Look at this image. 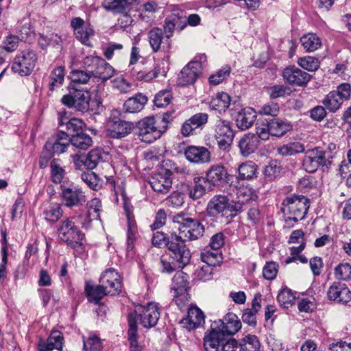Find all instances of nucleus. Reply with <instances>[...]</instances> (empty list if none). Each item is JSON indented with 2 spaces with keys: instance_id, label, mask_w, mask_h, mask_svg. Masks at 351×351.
I'll return each mask as SVG.
<instances>
[{
  "instance_id": "f257e3e1",
  "label": "nucleus",
  "mask_w": 351,
  "mask_h": 351,
  "mask_svg": "<svg viewBox=\"0 0 351 351\" xmlns=\"http://www.w3.org/2000/svg\"><path fill=\"white\" fill-rule=\"evenodd\" d=\"M167 248L169 254H164L160 258L162 271L170 274L177 269H183L191 259L190 250L186 244L180 241V237L173 234L167 241Z\"/></svg>"
},
{
  "instance_id": "f03ea898",
  "label": "nucleus",
  "mask_w": 351,
  "mask_h": 351,
  "mask_svg": "<svg viewBox=\"0 0 351 351\" xmlns=\"http://www.w3.org/2000/svg\"><path fill=\"white\" fill-rule=\"evenodd\" d=\"M309 207L310 201L306 196L293 194L286 197L281 207V211L287 216L286 225L291 228L293 226L292 222L304 219Z\"/></svg>"
},
{
  "instance_id": "7ed1b4c3",
  "label": "nucleus",
  "mask_w": 351,
  "mask_h": 351,
  "mask_svg": "<svg viewBox=\"0 0 351 351\" xmlns=\"http://www.w3.org/2000/svg\"><path fill=\"white\" fill-rule=\"evenodd\" d=\"M171 114L165 113L160 123L153 117H147L139 121L136 125L137 135L145 143H151L159 138L166 131Z\"/></svg>"
},
{
  "instance_id": "20e7f679",
  "label": "nucleus",
  "mask_w": 351,
  "mask_h": 351,
  "mask_svg": "<svg viewBox=\"0 0 351 351\" xmlns=\"http://www.w3.org/2000/svg\"><path fill=\"white\" fill-rule=\"evenodd\" d=\"M173 221L179 225V234L176 233V236L180 237L184 244H186V240L196 241L204 236V226L199 220L191 217L189 214L179 213L173 217Z\"/></svg>"
},
{
  "instance_id": "39448f33",
  "label": "nucleus",
  "mask_w": 351,
  "mask_h": 351,
  "mask_svg": "<svg viewBox=\"0 0 351 351\" xmlns=\"http://www.w3.org/2000/svg\"><path fill=\"white\" fill-rule=\"evenodd\" d=\"M57 234L62 241L73 248L80 247L84 238V234L69 218L60 222Z\"/></svg>"
},
{
  "instance_id": "423d86ee",
  "label": "nucleus",
  "mask_w": 351,
  "mask_h": 351,
  "mask_svg": "<svg viewBox=\"0 0 351 351\" xmlns=\"http://www.w3.org/2000/svg\"><path fill=\"white\" fill-rule=\"evenodd\" d=\"M83 63L91 75L101 82H106L114 74V68L103 58L89 56L84 58Z\"/></svg>"
},
{
  "instance_id": "0eeeda50",
  "label": "nucleus",
  "mask_w": 351,
  "mask_h": 351,
  "mask_svg": "<svg viewBox=\"0 0 351 351\" xmlns=\"http://www.w3.org/2000/svg\"><path fill=\"white\" fill-rule=\"evenodd\" d=\"M60 197L63 204L69 208L84 205L87 200L85 192L73 183L60 185Z\"/></svg>"
},
{
  "instance_id": "6e6552de",
  "label": "nucleus",
  "mask_w": 351,
  "mask_h": 351,
  "mask_svg": "<svg viewBox=\"0 0 351 351\" xmlns=\"http://www.w3.org/2000/svg\"><path fill=\"white\" fill-rule=\"evenodd\" d=\"M332 158L330 151H324L317 148L308 149L306 152L303 159V166L306 171L313 173L319 167H328Z\"/></svg>"
},
{
  "instance_id": "1a4fd4ad",
  "label": "nucleus",
  "mask_w": 351,
  "mask_h": 351,
  "mask_svg": "<svg viewBox=\"0 0 351 351\" xmlns=\"http://www.w3.org/2000/svg\"><path fill=\"white\" fill-rule=\"evenodd\" d=\"M37 61L36 52L31 49L21 51L14 59L12 69L21 76L29 75L34 70Z\"/></svg>"
},
{
  "instance_id": "9d476101",
  "label": "nucleus",
  "mask_w": 351,
  "mask_h": 351,
  "mask_svg": "<svg viewBox=\"0 0 351 351\" xmlns=\"http://www.w3.org/2000/svg\"><path fill=\"white\" fill-rule=\"evenodd\" d=\"M90 99L89 91L73 88L69 94L62 97L61 101L69 108H73L77 111L84 112L89 109Z\"/></svg>"
},
{
  "instance_id": "9b49d317",
  "label": "nucleus",
  "mask_w": 351,
  "mask_h": 351,
  "mask_svg": "<svg viewBox=\"0 0 351 351\" xmlns=\"http://www.w3.org/2000/svg\"><path fill=\"white\" fill-rule=\"evenodd\" d=\"M120 112L113 110L108 122V134L113 138H121L128 135L134 128L132 122L122 120Z\"/></svg>"
},
{
  "instance_id": "f8f14e48",
  "label": "nucleus",
  "mask_w": 351,
  "mask_h": 351,
  "mask_svg": "<svg viewBox=\"0 0 351 351\" xmlns=\"http://www.w3.org/2000/svg\"><path fill=\"white\" fill-rule=\"evenodd\" d=\"M138 317L140 324L144 328H152L156 325L159 317L160 312L158 304L155 302H149L146 306H140L132 313Z\"/></svg>"
},
{
  "instance_id": "ddd939ff",
  "label": "nucleus",
  "mask_w": 351,
  "mask_h": 351,
  "mask_svg": "<svg viewBox=\"0 0 351 351\" xmlns=\"http://www.w3.org/2000/svg\"><path fill=\"white\" fill-rule=\"evenodd\" d=\"M234 136L231 123L226 120L218 119L215 124V138L219 149L226 150L230 147Z\"/></svg>"
},
{
  "instance_id": "4468645a",
  "label": "nucleus",
  "mask_w": 351,
  "mask_h": 351,
  "mask_svg": "<svg viewBox=\"0 0 351 351\" xmlns=\"http://www.w3.org/2000/svg\"><path fill=\"white\" fill-rule=\"evenodd\" d=\"M230 337L222 332L217 326L211 325L210 330L204 337V347L206 351H223Z\"/></svg>"
},
{
  "instance_id": "2eb2a0df",
  "label": "nucleus",
  "mask_w": 351,
  "mask_h": 351,
  "mask_svg": "<svg viewBox=\"0 0 351 351\" xmlns=\"http://www.w3.org/2000/svg\"><path fill=\"white\" fill-rule=\"evenodd\" d=\"M189 276L182 271H178L173 278L171 293L176 303L179 304L187 300V290L189 288Z\"/></svg>"
},
{
  "instance_id": "dca6fc26",
  "label": "nucleus",
  "mask_w": 351,
  "mask_h": 351,
  "mask_svg": "<svg viewBox=\"0 0 351 351\" xmlns=\"http://www.w3.org/2000/svg\"><path fill=\"white\" fill-rule=\"evenodd\" d=\"M172 173L167 169H161L154 173L149 180L152 189L162 194L167 193L172 187Z\"/></svg>"
},
{
  "instance_id": "f3484780",
  "label": "nucleus",
  "mask_w": 351,
  "mask_h": 351,
  "mask_svg": "<svg viewBox=\"0 0 351 351\" xmlns=\"http://www.w3.org/2000/svg\"><path fill=\"white\" fill-rule=\"evenodd\" d=\"M282 77L290 85L302 87L306 86L312 76L295 66H291L284 69Z\"/></svg>"
},
{
  "instance_id": "a211bd4d",
  "label": "nucleus",
  "mask_w": 351,
  "mask_h": 351,
  "mask_svg": "<svg viewBox=\"0 0 351 351\" xmlns=\"http://www.w3.org/2000/svg\"><path fill=\"white\" fill-rule=\"evenodd\" d=\"M230 208L229 199L223 195H214L208 202L206 213L209 217H223Z\"/></svg>"
},
{
  "instance_id": "6ab92c4d",
  "label": "nucleus",
  "mask_w": 351,
  "mask_h": 351,
  "mask_svg": "<svg viewBox=\"0 0 351 351\" xmlns=\"http://www.w3.org/2000/svg\"><path fill=\"white\" fill-rule=\"evenodd\" d=\"M202 69V66L199 61L190 62L180 71L178 78V85L185 86L193 84L201 74Z\"/></svg>"
},
{
  "instance_id": "aec40b11",
  "label": "nucleus",
  "mask_w": 351,
  "mask_h": 351,
  "mask_svg": "<svg viewBox=\"0 0 351 351\" xmlns=\"http://www.w3.org/2000/svg\"><path fill=\"white\" fill-rule=\"evenodd\" d=\"M99 283L108 289L110 295L119 294L121 291L120 276L114 269H108L104 271L99 278Z\"/></svg>"
},
{
  "instance_id": "412c9836",
  "label": "nucleus",
  "mask_w": 351,
  "mask_h": 351,
  "mask_svg": "<svg viewBox=\"0 0 351 351\" xmlns=\"http://www.w3.org/2000/svg\"><path fill=\"white\" fill-rule=\"evenodd\" d=\"M213 324L217 326L219 329L228 337L234 335L241 328L240 319L232 313H228L223 319L215 321Z\"/></svg>"
},
{
  "instance_id": "4be33fe9",
  "label": "nucleus",
  "mask_w": 351,
  "mask_h": 351,
  "mask_svg": "<svg viewBox=\"0 0 351 351\" xmlns=\"http://www.w3.org/2000/svg\"><path fill=\"white\" fill-rule=\"evenodd\" d=\"M70 144L71 137L67 133L60 131L45 143V147L53 154H60L64 153Z\"/></svg>"
},
{
  "instance_id": "5701e85b",
  "label": "nucleus",
  "mask_w": 351,
  "mask_h": 351,
  "mask_svg": "<svg viewBox=\"0 0 351 351\" xmlns=\"http://www.w3.org/2000/svg\"><path fill=\"white\" fill-rule=\"evenodd\" d=\"M187 160L195 164H204L210 161V152L203 146H189L184 150Z\"/></svg>"
},
{
  "instance_id": "b1692460",
  "label": "nucleus",
  "mask_w": 351,
  "mask_h": 351,
  "mask_svg": "<svg viewBox=\"0 0 351 351\" xmlns=\"http://www.w3.org/2000/svg\"><path fill=\"white\" fill-rule=\"evenodd\" d=\"M328 298L337 303H348L351 300V291L344 283L335 282L327 291Z\"/></svg>"
},
{
  "instance_id": "393cba45",
  "label": "nucleus",
  "mask_w": 351,
  "mask_h": 351,
  "mask_svg": "<svg viewBox=\"0 0 351 351\" xmlns=\"http://www.w3.org/2000/svg\"><path fill=\"white\" fill-rule=\"evenodd\" d=\"M186 27V15L183 11L176 9L172 15L167 19L164 25L165 32L167 34L166 38L168 39L172 36L175 29L182 30Z\"/></svg>"
},
{
  "instance_id": "a878e982",
  "label": "nucleus",
  "mask_w": 351,
  "mask_h": 351,
  "mask_svg": "<svg viewBox=\"0 0 351 351\" xmlns=\"http://www.w3.org/2000/svg\"><path fill=\"white\" fill-rule=\"evenodd\" d=\"M148 39L154 52L168 51L171 47L169 39L164 41V32L158 27H154L148 33Z\"/></svg>"
},
{
  "instance_id": "bb28decb",
  "label": "nucleus",
  "mask_w": 351,
  "mask_h": 351,
  "mask_svg": "<svg viewBox=\"0 0 351 351\" xmlns=\"http://www.w3.org/2000/svg\"><path fill=\"white\" fill-rule=\"evenodd\" d=\"M229 174L223 165H213L206 172L205 180L213 186H222L227 182Z\"/></svg>"
},
{
  "instance_id": "cd10ccee",
  "label": "nucleus",
  "mask_w": 351,
  "mask_h": 351,
  "mask_svg": "<svg viewBox=\"0 0 351 351\" xmlns=\"http://www.w3.org/2000/svg\"><path fill=\"white\" fill-rule=\"evenodd\" d=\"M259 143L256 134L251 132L244 134L238 142L240 154L244 157L249 156L257 149Z\"/></svg>"
},
{
  "instance_id": "c85d7f7f",
  "label": "nucleus",
  "mask_w": 351,
  "mask_h": 351,
  "mask_svg": "<svg viewBox=\"0 0 351 351\" xmlns=\"http://www.w3.org/2000/svg\"><path fill=\"white\" fill-rule=\"evenodd\" d=\"M204 322V315L197 307L190 308L187 317L181 320V324L189 330L202 326Z\"/></svg>"
},
{
  "instance_id": "c756f323",
  "label": "nucleus",
  "mask_w": 351,
  "mask_h": 351,
  "mask_svg": "<svg viewBox=\"0 0 351 351\" xmlns=\"http://www.w3.org/2000/svg\"><path fill=\"white\" fill-rule=\"evenodd\" d=\"M261 295L256 293L252 302L251 308H246L242 315V320L250 326L256 325V314L261 308Z\"/></svg>"
},
{
  "instance_id": "7c9ffc66",
  "label": "nucleus",
  "mask_w": 351,
  "mask_h": 351,
  "mask_svg": "<svg viewBox=\"0 0 351 351\" xmlns=\"http://www.w3.org/2000/svg\"><path fill=\"white\" fill-rule=\"evenodd\" d=\"M63 336L61 332L52 331L47 341L40 340L38 347L39 351H51L53 349L60 350L63 345Z\"/></svg>"
},
{
  "instance_id": "2f4dec72",
  "label": "nucleus",
  "mask_w": 351,
  "mask_h": 351,
  "mask_svg": "<svg viewBox=\"0 0 351 351\" xmlns=\"http://www.w3.org/2000/svg\"><path fill=\"white\" fill-rule=\"evenodd\" d=\"M206 180L203 177H194L193 181L187 187L189 197L193 200L198 199L203 197L206 191Z\"/></svg>"
},
{
  "instance_id": "473e14b6",
  "label": "nucleus",
  "mask_w": 351,
  "mask_h": 351,
  "mask_svg": "<svg viewBox=\"0 0 351 351\" xmlns=\"http://www.w3.org/2000/svg\"><path fill=\"white\" fill-rule=\"evenodd\" d=\"M59 124L60 126L66 125L69 136L82 132L84 126V123L81 119L77 118L69 119L66 116V112L59 113Z\"/></svg>"
},
{
  "instance_id": "72a5a7b5",
  "label": "nucleus",
  "mask_w": 351,
  "mask_h": 351,
  "mask_svg": "<svg viewBox=\"0 0 351 351\" xmlns=\"http://www.w3.org/2000/svg\"><path fill=\"white\" fill-rule=\"evenodd\" d=\"M147 102V97L142 93L136 94L128 99L123 104V110L128 113H137L141 111Z\"/></svg>"
},
{
  "instance_id": "f704fd0d",
  "label": "nucleus",
  "mask_w": 351,
  "mask_h": 351,
  "mask_svg": "<svg viewBox=\"0 0 351 351\" xmlns=\"http://www.w3.org/2000/svg\"><path fill=\"white\" fill-rule=\"evenodd\" d=\"M256 118V112L252 108L241 109L236 117V123L238 128L241 130H246L250 128Z\"/></svg>"
},
{
  "instance_id": "c9c22d12",
  "label": "nucleus",
  "mask_w": 351,
  "mask_h": 351,
  "mask_svg": "<svg viewBox=\"0 0 351 351\" xmlns=\"http://www.w3.org/2000/svg\"><path fill=\"white\" fill-rule=\"evenodd\" d=\"M137 0H104L103 7L114 13H126L130 10L131 5Z\"/></svg>"
},
{
  "instance_id": "e433bc0d",
  "label": "nucleus",
  "mask_w": 351,
  "mask_h": 351,
  "mask_svg": "<svg viewBox=\"0 0 351 351\" xmlns=\"http://www.w3.org/2000/svg\"><path fill=\"white\" fill-rule=\"evenodd\" d=\"M231 102L230 96L226 93H217L215 98L210 102V107L219 113L224 112L230 106Z\"/></svg>"
},
{
  "instance_id": "4c0bfd02",
  "label": "nucleus",
  "mask_w": 351,
  "mask_h": 351,
  "mask_svg": "<svg viewBox=\"0 0 351 351\" xmlns=\"http://www.w3.org/2000/svg\"><path fill=\"white\" fill-rule=\"evenodd\" d=\"M85 291L87 294L88 301L98 304L100 300L107 295H110L106 289L101 284L99 285L90 286L86 285Z\"/></svg>"
},
{
  "instance_id": "58836bf2",
  "label": "nucleus",
  "mask_w": 351,
  "mask_h": 351,
  "mask_svg": "<svg viewBox=\"0 0 351 351\" xmlns=\"http://www.w3.org/2000/svg\"><path fill=\"white\" fill-rule=\"evenodd\" d=\"M270 133L271 136H282L292 129V125L287 121L279 119H271L269 120Z\"/></svg>"
},
{
  "instance_id": "ea45409f",
  "label": "nucleus",
  "mask_w": 351,
  "mask_h": 351,
  "mask_svg": "<svg viewBox=\"0 0 351 351\" xmlns=\"http://www.w3.org/2000/svg\"><path fill=\"white\" fill-rule=\"evenodd\" d=\"M257 165L252 161H247L241 164L238 169V178L241 180H251L256 177Z\"/></svg>"
},
{
  "instance_id": "a19ab883",
  "label": "nucleus",
  "mask_w": 351,
  "mask_h": 351,
  "mask_svg": "<svg viewBox=\"0 0 351 351\" xmlns=\"http://www.w3.org/2000/svg\"><path fill=\"white\" fill-rule=\"evenodd\" d=\"M125 210L128 219L127 251L129 252L134 248L136 225L134 217L129 209L125 208Z\"/></svg>"
},
{
  "instance_id": "79ce46f5",
  "label": "nucleus",
  "mask_w": 351,
  "mask_h": 351,
  "mask_svg": "<svg viewBox=\"0 0 351 351\" xmlns=\"http://www.w3.org/2000/svg\"><path fill=\"white\" fill-rule=\"evenodd\" d=\"M51 180L55 184H63L66 178V171L62 167L59 160L53 159L50 162Z\"/></svg>"
},
{
  "instance_id": "37998d69",
  "label": "nucleus",
  "mask_w": 351,
  "mask_h": 351,
  "mask_svg": "<svg viewBox=\"0 0 351 351\" xmlns=\"http://www.w3.org/2000/svg\"><path fill=\"white\" fill-rule=\"evenodd\" d=\"M203 262L210 267L218 265L222 261L221 253L220 250H212V248H206L201 254Z\"/></svg>"
},
{
  "instance_id": "c03bdc74",
  "label": "nucleus",
  "mask_w": 351,
  "mask_h": 351,
  "mask_svg": "<svg viewBox=\"0 0 351 351\" xmlns=\"http://www.w3.org/2000/svg\"><path fill=\"white\" fill-rule=\"evenodd\" d=\"M62 38L57 34L51 33L49 35H40L38 38V44L42 49H45L48 46H52L60 49L62 47Z\"/></svg>"
},
{
  "instance_id": "a18cd8bd",
  "label": "nucleus",
  "mask_w": 351,
  "mask_h": 351,
  "mask_svg": "<svg viewBox=\"0 0 351 351\" xmlns=\"http://www.w3.org/2000/svg\"><path fill=\"white\" fill-rule=\"evenodd\" d=\"M62 213L61 205L53 203L43 210V215L46 221L55 223L62 217Z\"/></svg>"
},
{
  "instance_id": "49530a36",
  "label": "nucleus",
  "mask_w": 351,
  "mask_h": 351,
  "mask_svg": "<svg viewBox=\"0 0 351 351\" xmlns=\"http://www.w3.org/2000/svg\"><path fill=\"white\" fill-rule=\"evenodd\" d=\"M101 208V202L98 198H93L88 202L86 206V221L89 223L93 219H98Z\"/></svg>"
},
{
  "instance_id": "de8ad7c7",
  "label": "nucleus",
  "mask_w": 351,
  "mask_h": 351,
  "mask_svg": "<svg viewBox=\"0 0 351 351\" xmlns=\"http://www.w3.org/2000/svg\"><path fill=\"white\" fill-rule=\"evenodd\" d=\"M239 351H261V343L258 337L254 335H247L239 342Z\"/></svg>"
},
{
  "instance_id": "09e8293b",
  "label": "nucleus",
  "mask_w": 351,
  "mask_h": 351,
  "mask_svg": "<svg viewBox=\"0 0 351 351\" xmlns=\"http://www.w3.org/2000/svg\"><path fill=\"white\" fill-rule=\"evenodd\" d=\"M301 43L307 52H313L321 45V40L315 34H308L300 38Z\"/></svg>"
},
{
  "instance_id": "8fccbe9b",
  "label": "nucleus",
  "mask_w": 351,
  "mask_h": 351,
  "mask_svg": "<svg viewBox=\"0 0 351 351\" xmlns=\"http://www.w3.org/2000/svg\"><path fill=\"white\" fill-rule=\"evenodd\" d=\"M65 70L64 67L60 66L51 71L49 75V90L53 91L56 88L60 87L64 80Z\"/></svg>"
},
{
  "instance_id": "3c124183",
  "label": "nucleus",
  "mask_w": 351,
  "mask_h": 351,
  "mask_svg": "<svg viewBox=\"0 0 351 351\" xmlns=\"http://www.w3.org/2000/svg\"><path fill=\"white\" fill-rule=\"evenodd\" d=\"M92 143V138L83 132L77 134H72L71 136V144L80 149H87Z\"/></svg>"
},
{
  "instance_id": "603ef678",
  "label": "nucleus",
  "mask_w": 351,
  "mask_h": 351,
  "mask_svg": "<svg viewBox=\"0 0 351 351\" xmlns=\"http://www.w3.org/2000/svg\"><path fill=\"white\" fill-rule=\"evenodd\" d=\"M343 101L337 93L331 91L324 97L322 104L329 111L335 112L340 108Z\"/></svg>"
},
{
  "instance_id": "864d4df0",
  "label": "nucleus",
  "mask_w": 351,
  "mask_h": 351,
  "mask_svg": "<svg viewBox=\"0 0 351 351\" xmlns=\"http://www.w3.org/2000/svg\"><path fill=\"white\" fill-rule=\"evenodd\" d=\"M305 147L300 142L290 143L278 148V153L282 156H293L304 152Z\"/></svg>"
},
{
  "instance_id": "5fc2aeb1",
  "label": "nucleus",
  "mask_w": 351,
  "mask_h": 351,
  "mask_svg": "<svg viewBox=\"0 0 351 351\" xmlns=\"http://www.w3.org/2000/svg\"><path fill=\"white\" fill-rule=\"evenodd\" d=\"M81 179L89 188L94 191L99 190L103 186L102 180L95 173L90 171L82 173Z\"/></svg>"
},
{
  "instance_id": "6e6d98bb",
  "label": "nucleus",
  "mask_w": 351,
  "mask_h": 351,
  "mask_svg": "<svg viewBox=\"0 0 351 351\" xmlns=\"http://www.w3.org/2000/svg\"><path fill=\"white\" fill-rule=\"evenodd\" d=\"M230 73L231 67L229 65H225L209 77V82L212 85H218L226 80Z\"/></svg>"
},
{
  "instance_id": "4d7b16f0",
  "label": "nucleus",
  "mask_w": 351,
  "mask_h": 351,
  "mask_svg": "<svg viewBox=\"0 0 351 351\" xmlns=\"http://www.w3.org/2000/svg\"><path fill=\"white\" fill-rule=\"evenodd\" d=\"M277 299L280 306L288 308L293 304L295 295L290 289L285 287L278 293Z\"/></svg>"
},
{
  "instance_id": "13d9d810",
  "label": "nucleus",
  "mask_w": 351,
  "mask_h": 351,
  "mask_svg": "<svg viewBox=\"0 0 351 351\" xmlns=\"http://www.w3.org/2000/svg\"><path fill=\"white\" fill-rule=\"evenodd\" d=\"M102 160V152L98 149H94L89 152L84 162L88 169H93L98 163Z\"/></svg>"
},
{
  "instance_id": "bf43d9fd",
  "label": "nucleus",
  "mask_w": 351,
  "mask_h": 351,
  "mask_svg": "<svg viewBox=\"0 0 351 351\" xmlns=\"http://www.w3.org/2000/svg\"><path fill=\"white\" fill-rule=\"evenodd\" d=\"M84 341V351H102L103 346L101 340L95 335H90Z\"/></svg>"
},
{
  "instance_id": "052dcab7",
  "label": "nucleus",
  "mask_w": 351,
  "mask_h": 351,
  "mask_svg": "<svg viewBox=\"0 0 351 351\" xmlns=\"http://www.w3.org/2000/svg\"><path fill=\"white\" fill-rule=\"evenodd\" d=\"M160 75L165 77L166 71L165 69L162 70L160 66L158 64L150 71H141L138 73V78L147 82L152 81L153 79Z\"/></svg>"
},
{
  "instance_id": "680f3d73",
  "label": "nucleus",
  "mask_w": 351,
  "mask_h": 351,
  "mask_svg": "<svg viewBox=\"0 0 351 351\" xmlns=\"http://www.w3.org/2000/svg\"><path fill=\"white\" fill-rule=\"evenodd\" d=\"M335 276L336 278L342 280H351V265L348 263L339 264L335 268Z\"/></svg>"
},
{
  "instance_id": "e2e57ef3",
  "label": "nucleus",
  "mask_w": 351,
  "mask_h": 351,
  "mask_svg": "<svg viewBox=\"0 0 351 351\" xmlns=\"http://www.w3.org/2000/svg\"><path fill=\"white\" fill-rule=\"evenodd\" d=\"M298 64L308 71H315L319 67L318 59L312 56H305L298 60Z\"/></svg>"
},
{
  "instance_id": "0e129e2a",
  "label": "nucleus",
  "mask_w": 351,
  "mask_h": 351,
  "mask_svg": "<svg viewBox=\"0 0 351 351\" xmlns=\"http://www.w3.org/2000/svg\"><path fill=\"white\" fill-rule=\"evenodd\" d=\"M172 99V95L169 90L159 91L155 96L154 102L156 106L163 108L168 106Z\"/></svg>"
},
{
  "instance_id": "69168bd1",
  "label": "nucleus",
  "mask_w": 351,
  "mask_h": 351,
  "mask_svg": "<svg viewBox=\"0 0 351 351\" xmlns=\"http://www.w3.org/2000/svg\"><path fill=\"white\" fill-rule=\"evenodd\" d=\"M267 92L271 99H276L289 95L290 88L286 86L278 84L268 88Z\"/></svg>"
},
{
  "instance_id": "338daca9",
  "label": "nucleus",
  "mask_w": 351,
  "mask_h": 351,
  "mask_svg": "<svg viewBox=\"0 0 351 351\" xmlns=\"http://www.w3.org/2000/svg\"><path fill=\"white\" fill-rule=\"evenodd\" d=\"M258 137V141L260 139L263 141H267L269 139V136L271 135L270 133V126L269 124V120L264 119L263 120L258 126L256 127V134Z\"/></svg>"
},
{
  "instance_id": "774afa93",
  "label": "nucleus",
  "mask_w": 351,
  "mask_h": 351,
  "mask_svg": "<svg viewBox=\"0 0 351 351\" xmlns=\"http://www.w3.org/2000/svg\"><path fill=\"white\" fill-rule=\"evenodd\" d=\"M91 76V74L88 72H86L81 70H75L71 73V79L74 84H86Z\"/></svg>"
}]
</instances>
